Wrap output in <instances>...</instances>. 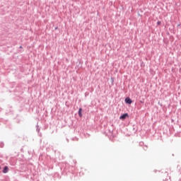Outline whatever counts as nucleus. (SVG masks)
<instances>
[{
  "label": "nucleus",
  "mask_w": 181,
  "mask_h": 181,
  "mask_svg": "<svg viewBox=\"0 0 181 181\" xmlns=\"http://www.w3.org/2000/svg\"><path fill=\"white\" fill-rule=\"evenodd\" d=\"M127 117H129V115H128V113H124L119 117V119H125Z\"/></svg>",
  "instance_id": "obj_1"
},
{
  "label": "nucleus",
  "mask_w": 181,
  "mask_h": 181,
  "mask_svg": "<svg viewBox=\"0 0 181 181\" xmlns=\"http://www.w3.org/2000/svg\"><path fill=\"white\" fill-rule=\"evenodd\" d=\"M125 103L127 104H132V100L129 98H125Z\"/></svg>",
  "instance_id": "obj_2"
},
{
  "label": "nucleus",
  "mask_w": 181,
  "mask_h": 181,
  "mask_svg": "<svg viewBox=\"0 0 181 181\" xmlns=\"http://www.w3.org/2000/svg\"><path fill=\"white\" fill-rule=\"evenodd\" d=\"M8 170H9V168H8V166H5L3 170V173H8Z\"/></svg>",
  "instance_id": "obj_3"
},
{
  "label": "nucleus",
  "mask_w": 181,
  "mask_h": 181,
  "mask_svg": "<svg viewBox=\"0 0 181 181\" xmlns=\"http://www.w3.org/2000/svg\"><path fill=\"white\" fill-rule=\"evenodd\" d=\"M83 111V109L82 108H79L78 110V115L79 117H83V114L81 113Z\"/></svg>",
  "instance_id": "obj_4"
},
{
  "label": "nucleus",
  "mask_w": 181,
  "mask_h": 181,
  "mask_svg": "<svg viewBox=\"0 0 181 181\" xmlns=\"http://www.w3.org/2000/svg\"><path fill=\"white\" fill-rule=\"evenodd\" d=\"M160 23H161L160 21H158V22H157V24H158V25H160Z\"/></svg>",
  "instance_id": "obj_5"
},
{
  "label": "nucleus",
  "mask_w": 181,
  "mask_h": 181,
  "mask_svg": "<svg viewBox=\"0 0 181 181\" xmlns=\"http://www.w3.org/2000/svg\"><path fill=\"white\" fill-rule=\"evenodd\" d=\"M39 131H40V129H39V128H37V132H39Z\"/></svg>",
  "instance_id": "obj_6"
},
{
  "label": "nucleus",
  "mask_w": 181,
  "mask_h": 181,
  "mask_svg": "<svg viewBox=\"0 0 181 181\" xmlns=\"http://www.w3.org/2000/svg\"><path fill=\"white\" fill-rule=\"evenodd\" d=\"M20 48L22 49V46H21Z\"/></svg>",
  "instance_id": "obj_7"
},
{
  "label": "nucleus",
  "mask_w": 181,
  "mask_h": 181,
  "mask_svg": "<svg viewBox=\"0 0 181 181\" xmlns=\"http://www.w3.org/2000/svg\"><path fill=\"white\" fill-rule=\"evenodd\" d=\"M0 169H1V167H0Z\"/></svg>",
  "instance_id": "obj_8"
}]
</instances>
